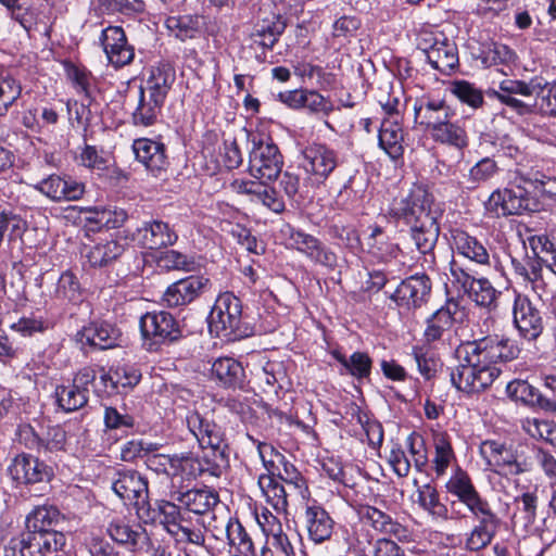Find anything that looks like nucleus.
<instances>
[{
	"mask_svg": "<svg viewBox=\"0 0 556 556\" xmlns=\"http://www.w3.org/2000/svg\"><path fill=\"white\" fill-rule=\"evenodd\" d=\"M447 493L456 496L471 513L477 523L467 533L465 548L479 552L489 546L501 526V518L493 510L490 502L482 497L469 475L457 468L445 484Z\"/></svg>",
	"mask_w": 556,
	"mask_h": 556,
	"instance_id": "obj_1",
	"label": "nucleus"
},
{
	"mask_svg": "<svg viewBox=\"0 0 556 556\" xmlns=\"http://www.w3.org/2000/svg\"><path fill=\"white\" fill-rule=\"evenodd\" d=\"M494 97L518 115L556 116V83L551 84L541 77L529 81L505 79L494 91Z\"/></svg>",
	"mask_w": 556,
	"mask_h": 556,
	"instance_id": "obj_2",
	"label": "nucleus"
},
{
	"mask_svg": "<svg viewBox=\"0 0 556 556\" xmlns=\"http://www.w3.org/2000/svg\"><path fill=\"white\" fill-rule=\"evenodd\" d=\"M140 331L142 345L149 352H157L182 337L178 320L166 311L148 312L141 316Z\"/></svg>",
	"mask_w": 556,
	"mask_h": 556,
	"instance_id": "obj_3",
	"label": "nucleus"
},
{
	"mask_svg": "<svg viewBox=\"0 0 556 556\" xmlns=\"http://www.w3.org/2000/svg\"><path fill=\"white\" fill-rule=\"evenodd\" d=\"M242 304L232 292L220 293L208 316L210 331L227 340L245 336L241 327Z\"/></svg>",
	"mask_w": 556,
	"mask_h": 556,
	"instance_id": "obj_4",
	"label": "nucleus"
},
{
	"mask_svg": "<svg viewBox=\"0 0 556 556\" xmlns=\"http://www.w3.org/2000/svg\"><path fill=\"white\" fill-rule=\"evenodd\" d=\"M459 353L469 356L476 362V365L497 367L498 362L516 359L520 353V348L514 340L494 334L467 342L462 346Z\"/></svg>",
	"mask_w": 556,
	"mask_h": 556,
	"instance_id": "obj_5",
	"label": "nucleus"
},
{
	"mask_svg": "<svg viewBox=\"0 0 556 556\" xmlns=\"http://www.w3.org/2000/svg\"><path fill=\"white\" fill-rule=\"evenodd\" d=\"M61 520V514L53 506L35 507L25 519V533L39 543L46 542L48 549L59 555L66 544V538L55 528Z\"/></svg>",
	"mask_w": 556,
	"mask_h": 556,
	"instance_id": "obj_6",
	"label": "nucleus"
},
{
	"mask_svg": "<svg viewBox=\"0 0 556 556\" xmlns=\"http://www.w3.org/2000/svg\"><path fill=\"white\" fill-rule=\"evenodd\" d=\"M498 367H488L473 362L464 354V362L451 370L452 384L467 394L479 393L488 389L500 376Z\"/></svg>",
	"mask_w": 556,
	"mask_h": 556,
	"instance_id": "obj_7",
	"label": "nucleus"
},
{
	"mask_svg": "<svg viewBox=\"0 0 556 556\" xmlns=\"http://www.w3.org/2000/svg\"><path fill=\"white\" fill-rule=\"evenodd\" d=\"M249 155V172L264 181L276 179L281 173L283 160L278 147L269 139L252 137Z\"/></svg>",
	"mask_w": 556,
	"mask_h": 556,
	"instance_id": "obj_8",
	"label": "nucleus"
},
{
	"mask_svg": "<svg viewBox=\"0 0 556 556\" xmlns=\"http://www.w3.org/2000/svg\"><path fill=\"white\" fill-rule=\"evenodd\" d=\"M432 201L431 193L425 187L414 186L405 197L393 200L390 215L412 226L435 217L430 210Z\"/></svg>",
	"mask_w": 556,
	"mask_h": 556,
	"instance_id": "obj_9",
	"label": "nucleus"
},
{
	"mask_svg": "<svg viewBox=\"0 0 556 556\" xmlns=\"http://www.w3.org/2000/svg\"><path fill=\"white\" fill-rule=\"evenodd\" d=\"M112 490L138 513L150 509L148 481L137 470H117L112 479Z\"/></svg>",
	"mask_w": 556,
	"mask_h": 556,
	"instance_id": "obj_10",
	"label": "nucleus"
},
{
	"mask_svg": "<svg viewBox=\"0 0 556 556\" xmlns=\"http://www.w3.org/2000/svg\"><path fill=\"white\" fill-rule=\"evenodd\" d=\"M211 287V280L202 275H191L167 287L162 302L167 307L186 306L199 299Z\"/></svg>",
	"mask_w": 556,
	"mask_h": 556,
	"instance_id": "obj_11",
	"label": "nucleus"
},
{
	"mask_svg": "<svg viewBox=\"0 0 556 556\" xmlns=\"http://www.w3.org/2000/svg\"><path fill=\"white\" fill-rule=\"evenodd\" d=\"M288 241L290 247L305 254L315 264L329 270H333L337 267V254L314 236L289 227Z\"/></svg>",
	"mask_w": 556,
	"mask_h": 556,
	"instance_id": "obj_12",
	"label": "nucleus"
},
{
	"mask_svg": "<svg viewBox=\"0 0 556 556\" xmlns=\"http://www.w3.org/2000/svg\"><path fill=\"white\" fill-rule=\"evenodd\" d=\"M99 43L109 63L115 68L124 67L134 61L135 49L121 26L110 25L102 29Z\"/></svg>",
	"mask_w": 556,
	"mask_h": 556,
	"instance_id": "obj_13",
	"label": "nucleus"
},
{
	"mask_svg": "<svg viewBox=\"0 0 556 556\" xmlns=\"http://www.w3.org/2000/svg\"><path fill=\"white\" fill-rule=\"evenodd\" d=\"M358 516L363 522L386 538H394L403 543H408L412 540L413 533L406 525L375 506H361Z\"/></svg>",
	"mask_w": 556,
	"mask_h": 556,
	"instance_id": "obj_14",
	"label": "nucleus"
},
{
	"mask_svg": "<svg viewBox=\"0 0 556 556\" xmlns=\"http://www.w3.org/2000/svg\"><path fill=\"white\" fill-rule=\"evenodd\" d=\"M9 471L13 480L26 485L47 483L54 476L51 466L27 453L16 455L9 467Z\"/></svg>",
	"mask_w": 556,
	"mask_h": 556,
	"instance_id": "obj_15",
	"label": "nucleus"
},
{
	"mask_svg": "<svg viewBox=\"0 0 556 556\" xmlns=\"http://www.w3.org/2000/svg\"><path fill=\"white\" fill-rule=\"evenodd\" d=\"M134 241L143 249L160 250L174 245L178 240L176 230L166 222H143L132 233Z\"/></svg>",
	"mask_w": 556,
	"mask_h": 556,
	"instance_id": "obj_16",
	"label": "nucleus"
},
{
	"mask_svg": "<svg viewBox=\"0 0 556 556\" xmlns=\"http://www.w3.org/2000/svg\"><path fill=\"white\" fill-rule=\"evenodd\" d=\"M432 283L426 274H416L404 279L392 293L391 299L407 309L421 307L428 302Z\"/></svg>",
	"mask_w": 556,
	"mask_h": 556,
	"instance_id": "obj_17",
	"label": "nucleus"
},
{
	"mask_svg": "<svg viewBox=\"0 0 556 556\" xmlns=\"http://www.w3.org/2000/svg\"><path fill=\"white\" fill-rule=\"evenodd\" d=\"M338 164V153L326 144L313 143L303 150V168L317 182H324Z\"/></svg>",
	"mask_w": 556,
	"mask_h": 556,
	"instance_id": "obj_18",
	"label": "nucleus"
},
{
	"mask_svg": "<svg viewBox=\"0 0 556 556\" xmlns=\"http://www.w3.org/2000/svg\"><path fill=\"white\" fill-rule=\"evenodd\" d=\"M31 187L53 202L77 201L85 193V185L67 177L52 174Z\"/></svg>",
	"mask_w": 556,
	"mask_h": 556,
	"instance_id": "obj_19",
	"label": "nucleus"
},
{
	"mask_svg": "<svg viewBox=\"0 0 556 556\" xmlns=\"http://www.w3.org/2000/svg\"><path fill=\"white\" fill-rule=\"evenodd\" d=\"M451 248L458 255L479 266L491 265V253L486 243L462 228L450 230Z\"/></svg>",
	"mask_w": 556,
	"mask_h": 556,
	"instance_id": "obj_20",
	"label": "nucleus"
},
{
	"mask_svg": "<svg viewBox=\"0 0 556 556\" xmlns=\"http://www.w3.org/2000/svg\"><path fill=\"white\" fill-rule=\"evenodd\" d=\"M513 316L515 327L526 340H535L542 333L541 314L526 295H516Z\"/></svg>",
	"mask_w": 556,
	"mask_h": 556,
	"instance_id": "obj_21",
	"label": "nucleus"
},
{
	"mask_svg": "<svg viewBox=\"0 0 556 556\" xmlns=\"http://www.w3.org/2000/svg\"><path fill=\"white\" fill-rule=\"evenodd\" d=\"M186 424L201 447H228L222 427L199 412H189Z\"/></svg>",
	"mask_w": 556,
	"mask_h": 556,
	"instance_id": "obj_22",
	"label": "nucleus"
},
{
	"mask_svg": "<svg viewBox=\"0 0 556 556\" xmlns=\"http://www.w3.org/2000/svg\"><path fill=\"white\" fill-rule=\"evenodd\" d=\"M119 337V330L104 320L90 321L76 333V340L79 343L99 350L117 346Z\"/></svg>",
	"mask_w": 556,
	"mask_h": 556,
	"instance_id": "obj_23",
	"label": "nucleus"
},
{
	"mask_svg": "<svg viewBox=\"0 0 556 556\" xmlns=\"http://www.w3.org/2000/svg\"><path fill=\"white\" fill-rule=\"evenodd\" d=\"M303 522L308 538L317 544L329 540L332 535L334 521L316 501L305 504Z\"/></svg>",
	"mask_w": 556,
	"mask_h": 556,
	"instance_id": "obj_24",
	"label": "nucleus"
},
{
	"mask_svg": "<svg viewBox=\"0 0 556 556\" xmlns=\"http://www.w3.org/2000/svg\"><path fill=\"white\" fill-rule=\"evenodd\" d=\"M27 34L28 38H51L53 21L49 13L39 7H25L13 18Z\"/></svg>",
	"mask_w": 556,
	"mask_h": 556,
	"instance_id": "obj_25",
	"label": "nucleus"
},
{
	"mask_svg": "<svg viewBox=\"0 0 556 556\" xmlns=\"http://www.w3.org/2000/svg\"><path fill=\"white\" fill-rule=\"evenodd\" d=\"M415 121L434 131L441 124L453 117V112L444 100L424 98L414 104Z\"/></svg>",
	"mask_w": 556,
	"mask_h": 556,
	"instance_id": "obj_26",
	"label": "nucleus"
},
{
	"mask_svg": "<svg viewBox=\"0 0 556 556\" xmlns=\"http://www.w3.org/2000/svg\"><path fill=\"white\" fill-rule=\"evenodd\" d=\"M132 150L136 159L154 176H157L165 169L167 161L163 143L140 138L134 141Z\"/></svg>",
	"mask_w": 556,
	"mask_h": 556,
	"instance_id": "obj_27",
	"label": "nucleus"
},
{
	"mask_svg": "<svg viewBox=\"0 0 556 556\" xmlns=\"http://www.w3.org/2000/svg\"><path fill=\"white\" fill-rule=\"evenodd\" d=\"M286 26V21L280 14L270 12L257 21L251 38L254 43L265 49H273L285 31Z\"/></svg>",
	"mask_w": 556,
	"mask_h": 556,
	"instance_id": "obj_28",
	"label": "nucleus"
},
{
	"mask_svg": "<svg viewBox=\"0 0 556 556\" xmlns=\"http://www.w3.org/2000/svg\"><path fill=\"white\" fill-rule=\"evenodd\" d=\"M457 312V304L447 302L444 306L434 312L426 321L424 330V340L426 344H431L443 340L450 332L454 324V315Z\"/></svg>",
	"mask_w": 556,
	"mask_h": 556,
	"instance_id": "obj_29",
	"label": "nucleus"
},
{
	"mask_svg": "<svg viewBox=\"0 0 556 556\" xmlns=\"http://www.w3.org/2000/svg\"><path fill=\"white\" fill-rule=\"evenodd\" d=\"M514 453L515 450L495 440H485L480 444V455L497 473L511 475Z\"/></svg>",
	"mask_w": 556,
	"mask_h": 556,
	"instance_id": "obj_30",
	"label": "nucleus"
},
{
	"mask_svg": "<svg viewBox=\"0 0 556 556\" xmlns=\"http://www.w3.org/2000/svg\"><path fill=\"white\" fill-rule=\"evenodd\" d=\"M430 65L442 74H451L458 65V50L453 41L438 40L425 49Z\"/></svg>",
	"mask_w": 556,
	"mask_h": 556,
	"instance_id": "obj_31",
	"label": "nucleus"
},
{
	"mask_svg": "<svg viewBox=\"0 0 556 556\" xmlns=\"http://www.w3.org/2000/svg\"><path fill=\"white\" fill-rule=\"evenodd\" d=\"M175 79L174 66L168 62H160L150 68L148 78L140 88L165 102Z\"/></svg>",
	"mask_w": 556,
	"mask_h": 556,
	"instance_id": "obj_32",
	"label": "nucleus"
},
{
	"mask_svg": "<svg viewBox=\"0 0 556 556\" xmlns=\"http://www.w3.org/2000/svg\"><path fill=\"white\" fill-rule=\"evenodd\" d=\"M170 496L188 511L197 515H204L218 502L217 494L208 489H192L186 492L174 489L170 491Z\"/></svg>",
	"mask_w": 556,
	"mask_h": 556,
	"instance_id": "obj_33",
	"label": "nucleus"
},
{
	"mask_svg": "<svg viewBox=\"0 0 556 556\" xmlns=\"http://www.w3.org/2000/svg\"><path fill=\"white\" fill-rule=\"evenodd\" d=\"M410 233L417 249L425 255V262L433 263L434 254L432 251L440 233L437 218H426V220L412 225Z\"/></svg>",
	"mask_w": 556,
	"mask_h": 556,
	"instance_id": "obj_34",
	"label": "nucleus"
},
{
	"mask_svg": "<svg viewBox=\"0 0 556 556\" xmlns=\"http://www.w3.org/2000/svg\"><path fill=\"white\" fill-rule=\"evenodd\" d=\"M378 144L391 160L401 159L404 154V130L402 125L396 121H382L378 134Z\"/></svg>",
	"mask_w": 556,
	"mask_h": 556,
	"instance_id": "obj_35",
	"label": "nucleus"
},
{
	"mask_svg": "<svg viewBox=\"0 0 556 556\" xmlns=\"http://www.w3.org/2000/svg\"><path fill=\"white\" fill-rule=\"evenodd\" d=\"M257 485L266 503L269 504L278 515L288 514V496L286 486L273 473H262L257 479Z\"/></svg>",
	"mask_w": 556,
	"mask_h": 556,
	"instance_id": "obj_36",
	"label": "nucleus"
},
{
	"mask_svg": "<svg viewBox=\"0 0 556 556\" xmlns=\"http://www.w3.org/2000/svg\"><path fill=\"white\" fill-rule=\"evenodd\" d=\"M164 101L139 88L137 104L132 111V123L137 126H151L162 113Z\"/></svg>",
	"mask_w": 556,
	"mask_h": 556,
	"instance_id": "obj_37",
	"label": "nucleus"
},
{
	"mask_svg": "<svg viewBox=\"0 0 556 556\" xmlns=\"http://www.w3.org/2000/svg\"><path fill=\"white\" fill-rule=\"evenodd\" d=\"M212 376L225 388H241L245 372L240 362L232 357H219L212 365Z\"/></svg>",
	"mask_w": 556,
	"mask_h": 556,
	"instance_id": "obj_38",
	"label": "nucleus"
},
{
	"mask_svg": "<svg viewBox=\"0 0 556 556\" xmlns=\"http://www.w3.org/2000/svg\"><path fill=\"white\" fill-rule=\"evenodd\" d=\"M3 556H58L48 549L46 542L39 543L25 532L13 536L4 545Z\"/></svg>",
	"mask_w": 556,
	"mask_h": 556,
	"instance_id": "obj_39",
	"label": "nucleus"
},
{
	"mask_svg": "<svg viewBox=\"0 0 556 556\" xmlns=\"http://www.w3.org/2000/svg\"><path fill=\"white\" fill-rule=\"evenodd\" d=\"M203 476L199 467L198 456L190 452L174 454L170 471L172 489H179L182 482L192 481Z\"/></svg>",
	"mask_w": 556,
	"mask_h": 556,
	"instance_id": "obj_40",
	"label": "nucleus"
},
{
	"mask_svg": "<svg viewBox=\"0 0 556 556\" xmlns=\"http://www.w3.org/2000/svg\"><path fill=\"white\" fill-rule=\"evenodd\" d=\"M125 252V244L116 239L105 240L86 249L85 257L92 267H104Z\"/></svg>",
	"mask_w": 556,
	"mask_h": 556,
	"instance_id": "obj_41",
	"label": "nucleus"
},
{
	"mask_svg": "<svg viewBox=\"0 0 556 556\" xmlns=\"http://www.w3.org/2000/svg\"><path fill=\"white\" fill-rule=\"evenodd\" d=\"M53 299L60 305H78L84 300V291L77 276L71 271H64L53 292Z\"/></svg>",
	"mask_w": 556,
	"mask_h": 556,
	"instance_id": "obj_42",
	"label": "nucleus"
},
{
	"mask_svg": "<svg viewBox=\"0 0 556 556\" xmlns=\"http://www.w3.org/2000/svg\"><path fill=\"white\" fill-rule=\"evenodd\" d=\"M431 138L441 144H446L458 151H463L469 144V137L466 128L459 122H444L434 131H431Z\"/></svg>",
	"mask_w": 556,
	"mask_h": 556,
	"instance_id": "obj_43",
	"label": "nucleus"
},
{
	"mask_svg": "<svg viewBox=\"0 0 556 556\" xmlns=\"http://www.w3.org/2000/svg\"><path fill=\"white\" fill-rule=\"evenodd\" d=\"M485 207L496 216L518 215L522 210V200L510 189L496 190L490 195Z\"/></svg>",
	"mask_w": 556,
	"mask_h": 556,
	"instance_id": "obj_44",
	"label": "nucleus"
},
{
	"mask_svg": "<svg viewBox=\"0 0 556 556\" xmlns=\"http://www.w3.org/2000/svg\"><path fill=\"white\" fill-rule=\"evenodd\" d=\"M416 503L427 511L433 519L446 521L448 519V509L440 500V494L435 486L430 483L418 486L416 491Z\"/></svg>",
	"mask_w": 556,
	"mask_h": 556,
	"instance_id": "obj_45",
	"label": "nucleus"
},
{
	"mask_svg": "<svg viewBox=\"0 0 556 556\" xmlns=\"http://www.w3.org/2000/svg\"><path fill=\"white\" fill-rule=\"evenodd\" d=\"M515 511L511 516L514 528L520 527L526 530L536 519L538 495L535 492H525L514 500Z\"/></svg>",
	"mask_w": 556,
	"mask_h": 556,
	"instance_id": "obj_46",
	"label": "nucleus"
},
{
	"mask_svg": "<svg viewBox=\"0 0 556 556\" xmlns=\"http://www.w3.org/2000/svg\"><path fill=\"white\" fill-rule=\"evenodd\" d=\"M202 454L198 456L199 467L202 475L220 477L228 464V447H201Z\"/></svg>",
	"mask_w": 556,
	"mask_h": 556,
	"instance_id": "obj_47",
	"label": "nucleus"
},
{
	"mask_svg": "<svg viewBox=\"0 0 556 556\" xmlns=\"http://www.w3.org/2000/svg\"><path fill=\"white\" fill-rule=\"evenodd\" d=\"M21 93L20 80L8 68L0 67V116L7 114Z\"/></svg>",
	"mask_w": 556,
	"mask_h": 556,
	"instance_id": "obj_48",
	"label": "nucleus"
},
{
	"mask_svg": "<svg viewBox=\"0 0 556 556\" xmlns=\"http://www.w3.org/2000/svg\"><path fill=\"white\" fill-rule=\"evenodd\" d=\"M109 536L118 544L135 546L143 535L140 525H129L125 519H113L106 528Z\"/></svg>",
	"mask_w": 556,
	"mask_h": 556,
	"instance_id": "obj_49",
	"label": "nucleus"
},
{
	"mask_svg": "<svg viewBox=\"0 0 556 556\" xmlns=\"http://www.w3.org/2000/svg\"><path fill=\"white\" fill-rule=\"evenodd\" d=\"M165 26L169 33L181 41L193 39L200 34V17L198 15L168 16Z\"/></svg>",
	"mask_w": 556,
	"mask_h": 556,
	"instance_id": "obj_50",
	"label": "nucleus"
},
{
	"mask_svg": "<svg viewBox=\"0 0 556 556\" xmlns=\"http://www.w3.org/2000/svg\"><path fill=\"white\" fill-rule=\"evenodd\" d=\"M226 535L229 545L236 548L238 556L254 555L255 549L252 539L239 520L229 519L226 526Z\"/></svg>",
	"mask_w": 556,
	"mask_h": 556,
	"instance_id": "obj_51",
	"label": "nucleus"
},
{
	"mask_svg": "<svg viewBox=\"0 0 556 556\" xmlns=\"http://www.w3.org/2000/svg\"><path fill=\"white\" fill-rule=\"evenodd\" d=\"M58 405L66 413L83 408L89 400V391H83L75 384L60 386L55 389Z\"/></svg>",
	"mask_w": 556,
	"mask_h": 556,
	"instance_id": "obj_52",
	"label": "nucleus"
},
{
	"mask_svg": "<svg viewBox=\"0 0 556 556\" xmlns=\"http://www.w3.org/2000/svg\"><path fill=\"white\" fill-rule=\"evenodd\" d=\"M100 379L105 387L110 382L112 390H117L119 387L132 388L137 386L141 379V374L135 366L123 365L109 372H103Z\"/></svg>",
	"mask_w": 556,
	"mask_h": 556,
	"instance_id": "obj_53",
	"label": "nucleus"
},
{
	"mask_svg": "<svg viewBox=\"0 0 556 556\" xmlns=\"http://www.w3.org/2000/svg\"><path fill=\"white\" fill-rule=\"evenodd\" d=\"M294 75L305 79L316 78V86L319 89H330L336 84V75L331 72H327L319 65L312 64L309 62H298L293 65Z\"/></svg>",
	"mask_w": 556,
	"mask_h": 556,
	"instance_id": "obj_54",
	"label": "nucleus"
},
{
	"mask_svg": "<svg viewBox=\"0 0 556 556\" xmlns=\"http://www.w3.org/2000/svg\"><path fill=\"white\" fill-rule=\"evenodd\" d=\"M514 51L506 45L486 42L479 49L477 59H479L485 67H490L498 64H507L514 60Z\"/></svg>",
	"mask_w": 556,
	"mask_h": 556,
	"instance_id": "obj_55",
	"label": "nucleus"
},
{
	"mask_svg": "<svg viewBox=\"0 0 556 556\" xmlns=\"http://www.w3.org/2000/svg\"><path fill=\"white\" fill-rule=\"evenodd\" d=\"M466 293L477 305L488 308L496 306V300L501 294L484 277L476 278Z\"/></svg>",
	"mask_w": 556,
	"mask_h": 556,
	"instance_id": "obj_56",
	"label": "nucleus"
},
{
	"mask_svg": "<svg viewBox=\"0 0 556 556\" xmlns=\"http://www.w3.org/2000/svg\"><path fill=\"white\" fill-rule=\"evenodd\" d=\"M166 531L179 543L187 542L202 546L205 542L200 527H191L186 518L164 525Z\"/></svg>",
	"mask_w": 556,
	"mask_h": 556,
	"instance_id": "obj_57",
	"label": "nucleus"
},
{
	"mask_svg": "<svg viewBox=\"0 0 556 556\" xmlns=\"http://www.w3.org/2000/svg\"><path fill=\"white\" fill-rule=\"evenodd\" d=\"M529 245L532 253L538 255L541 267L544 265L556 275V244L546 236H532Z\"/></svg>",
	"mask_w": 556,
	"mask_h": 556,
	"instance_id": "obj_58",
	"label": "nucleus"
},
{
	"mask_svg": "<svg viewBox=\"0 0 556 556\" xmlns=\"http://www.w3.org/2000/svg\"><path fill=\"white\" fill-rule=\"evenodd\" d=\"M412 355L417 364L418 371L424 378L434 377L441 366V361L428 344L414 346Z\"/></svg>",
	"mask_w": 556,
	"mask_h": 556,
	"instance_id": "obj_59",
	"label": "nucleus"
},
{
	"mask_svg": "<svg viewBox=\"0 0 556 556\" xmlns=\"http://www.w3.org/2000/svg\"><path fill=\"white\" fill-rule=\"evenodd\" d=\"M514 273L523 281L535 282L542 278L541 262L538 255L526 254L521 258L511 256Z\"/></svg>",
	"mask_w": 556,
	"mask_h": 556,
	"instance_id": "obj_60",
	"label": "nucleus"
},
{
	"mask_svg": "<svg viewBox=\"0 0 556 556\" xmlns=\"http://www.w3.org/2000/svg\"><path fill=\"white\" fill-rule=\"evenodd\" d=\"M507 395L515 402H520L525 405L535 406L536 402H540V391L531 386L526 380H514L510 381L506 387Z\"/></svg>",
	"mask_w": 556,
	"mask_h": 556,
	"instance_id": "obj_61",
	"label": "nucleus"
},
{
	"mask_svg": "<svg viewBox=\"0 0 556 556\" xmlns=\"http://www.w3.org/2000/svg\"><path fill=\"white\" fill-rule=\"evenodd\" d=\"M157 263L160 267L166 270L193 271L197 268V262L193 256L176 250H166L163 252Z\"/></svg>",
	"mask_w": 556,
	"mask_h": 556,
	"instance_id": "obj_62",
	"label": "nucleus"
},
{
	"mask_svg": "<svg viewBox=\"0 0 556 556\" xmlns=\"http://www.w3.org/2000/svg\"><path fill=\"white\" fill-rule=\"evenodd\" d=\"M39 454H56L65 451L66 432L61 426H50L41 433Z\"/></svg>",
	"mask_w": 556,
	"mask_h": 556,
	"instance_id": "obj_63",
	"label": "nucleus"
},
{
	"mask_svg": "<svg viewBox=\"0 0 556 556\" xmlns=\"http://www.w3.org/2000/svg\"><path fill=\"white\" fill-rule=\"evenodd\" d=\"M451 92L462 102L473 109L483 104V93L472 83L455 80L451 85Z\"/></svg>",
	"mask_w": 556,
	"mask_h": 556,
	"instance_id": "obj_64",
	"label": "nucleus"
}]
</instances>
